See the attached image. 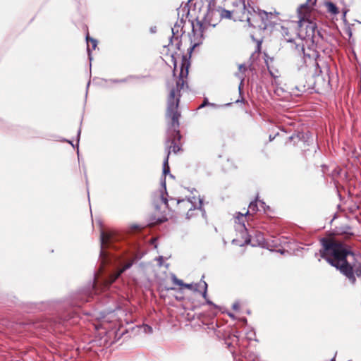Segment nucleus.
<instances>
[{"mask_svg":"<svg viewBox=\"0 0 361 361\" xmlns=\"http://www.w3.org/2000/svg\"><path fill=\"white\" fill-rule=\"evenodd\" d=\"M188 73V68L184 69V64L183 63L180 73V78L177 82L176 90L172 89L168 98L166 116L171 119V122L168 128L167 138L165 142L166 154L169 151H170V154L171 152L176 154L180 150V140L181 135L178 130V119L180 114L178 111L179 98L176 97V92L183 87L185 83L183 78L187 76Z\"/></svg>","mask_w":361,"mask_h":361,"instance_id":"f257e3e1","label":"nucleus"},{"mask_svg":"<svg viewBox=\"0 0 361 361\" xmlns=\"http://www.w3.org/2000/svg\"><path fill=\"white\" fill-rule=\"evenodd\" d=\"M323 249L320 250L321 257L331 265L335 267L346 276L352 283L356 279L352 267L348 264L346 257L351 254L348 247L334 240H322Z\"/></svg>","mask_w":361,"mask_h":361,"instance_id":"f03ea898","label":"nucleus"},{"mask_svg":"<svg viewBox=\"0 0 361 361\" xmlns=\"http://www.w3.org/2000/svg\"><path fill=\"white\" fill-rule=\"evenodd\" d=\"M298 15L300 35H302V31L305 30V35L303 37L313 39L317 31V26L312 17V11L310 7L307 4L301 5L298 9Z\"/></svg>","mask_w":361,"mask_h":361,"instance_id":"7ed1b4c3","label":"nucleus"},{"mask_svg":"<svg viewBox=\"0 0 361 361\" xmlns=\"http://www.w3.org/2000/svg\"><path fill=\"white\" fill-rule=\"evenodd\" d=\"M259 210L257 200L251 202L249 204L248 209L245 213L238 212L235 218L236 224V230L241 233V235L245 239V241H250V235L247 233V228L245 224V220H252L253 215Z\"/></svg>","mask_w":361,"mask_h":361,"instance_id":"20e7f679","label":"nucleus"},{"mask_svg":"<svg viewBox=\"0 0 361 361\" xmlns=\"http://www.w3.org/2000/svg\"><path fill=\"white\" fill-rule=\"evenodd\" d=\"M171 280L173 284L180 286V288H185L194 291H202V297L206 298L207 283L204 281L201 280L198 283H185L182 280L178 279L174 274L171 276Z\"/></svg>","mask_w":361,"mask_h":361,"instance_id":"39448f33","label":"nucleus"},{"mask_svg":"<svg viewBox=\"0 0 361 361\" xmlns=\"http://www.w3.org/2000/svg\"><path fill=\"white\" fill-rule=\"evenodd\" d=\"M282 35L284 39L290 44L291 48L293 49L299 56L304 54V44L301 39L297 38L295 39V38L291 37L288 28H285L283 27H282Z\"/></svg>","mask_w":361,"mask_h":361,"instance_id":"423d86ee","label":"nucleus"},{"mask_svg":"<svg viewBox=\"0 0 361 361\" xmlns=\"http://www.w3.org/2000/svg\"><path fill=\"white\" fill-rule=\"evenodd\" d=\"M170 156V151L168 152V154H166V157L164 161L163 164V175L164 177L162 178L161 180L162 190L161 191L160 194V198L162 201V202L166 204V207L169 208V204H168V199L166 198L167 192H166V175L168 174L170 171V168L169 166V158Z\"/></svg>","mask_w":361,"mask_h":361,"instance_id":"0eeeda50","label":"nucleus"},{"mask_svg":"<svg viewBox=\"0 0 361 361\" xmlns=\"http://www.w3.org/2000/svg\"><path fill=\"white\" fill-rule=\"evenodd\" d=\"M176 204L179 207V209L180 211L188 210L187 215H189V212L192 210H194L197 208V206L195 203L190 200V199H183L178 200Z\"/></svg>","mask_w":361,"mask_h":361,"instance_id":"6e6552de","label":"nucleus"},{"mask_svg":"<svg viewBox=\"0 0 361 361\" xmlns=\"http://www.w3.org/2000/svg\"><path fill=\"white\" fill-rule=\"evenodd\" d=\"M101 245H102V250L100 252V257L102 259V263H104V259L103 258L105 257V252L103 250L104 247L106 246L109 243L111 240V235L110 233H106L104 231H102L101 233Z\"/></svg>","mask_w":361,"mask_h":361,"instance_id":"1a4fd4ad","label":"nucleus"},{"mask_svg":"<svg viewBox=\"0 0 361 361\" xmlns=\"http://www.w3.org/2000/svg\"><path fill=\"white\" fill-rule=\"evenodd\" d=\"M276 14H277L276 12H274V13H272V12L267 13V12H266L264 11H259V13H258V16L262 19V23H263L264 27H267L268 25V24L270 22V20Z\"/></svg>","mask_w":361,"mask_h":361,"instance_id":"9d476101","label":"nucleus"},{"mask_svg":"<svg viewBox=\"0 0 361 361\" xmlns=\"http://www.w3.org/2000/svg\"><path fill=\"white\" fill-rule=\"evenodd\" d=\"M133 261L131 260L128 262H127L123 267V268H121L119 271H118L117 272H116L115 274H111L110 276H109V279L108 281V283L111 284L112 283H114L119 276L123 272L125 271L126 270H127L128 269H129L132 265H133Z\"/></svg>","mask_w":361,"mask_h":361,"instance_id":"9b49d317","label":"nucleus"},{"mask_svg":"<svg viewBox=\"0 0 361 361\" xmlns=\"http://www.w3.org/2000/svg\"><path fill=\"white\" fill-rule=\"evenodd\" d=\"M324 5L326 8V12L330 14L331 16H336L339 13V9L336 6L335 4H334L331 1H325L324 3Z\"/></svg>","mask_w":361,"mask_h":361,"instance_id":"f8f14e48","label":"nucleus"},{"mask_svg":"<svg viewBox=\"0 0 361 361\" xmlns=\"http://www.w3.org/2000/svg\"><path fill=\"white\" fill-rule=\"evenodd\" d=\"M192 33L196 39L200 41L203 37L202 24L197 22L196 24H192Z\"/></svg>","mask_w":361,"mask_h":361,"instance_id":"ddd939ff","label":"nucleus"},{"mask_svg":"<svg viewBox=\"0 0 361 361\" xmlns=\"http://www.w3.org/2000/svg\"><path fill=\"white\" fill-rule=\"evenodd\" d=\"M218 13L219 15H220L221 18H231V13L229 11H227V10H225V9H222V8H219V9H217V10H209L208 14H207V17L209 18L210 16H213V15H215L216 13Z\"/></svg>","mask_w":361,"mask_h":361,"instance_id":"4468645a","label":"nucleus"},{"mask_svg":"<svg viewBox=\"0 0 361 361\" xmlns=\"http://www.w3.org/2000/svg\"><path fill=\"white\" fill-rule=\"evenodd\" d=\"M238 70L239 73H236V76L241 80V85L244 80V73L247 70V67L245 64H240L238 66Z\"/></svg>","mask_w":361,"mask_h":361,"instance_id":"2eb2a0df","label":"nucleus"},{"mask_svg":"<svg viewBox=\"0 0 361 361\" xmlns=\"http://www.w3.org/2000/svg\"><path fill=\"white\" fill-rule=\"evenodd\" d=\"M86 39H87V51H88V52H90V47H89V42H91V43H92V49H95V48L97 47V40L90 38L88 35H87Z\"/></svg>","mask_w":361,"mask_h":361,"instance_id":"dca6fc26","label":"nucleus"},{"mask_svg":"<svg viewBox=\"0 0 361 361\" xmlns=\"http://www.w3.org/2000/svg\"><path fill=\"white\" fill-rule=\"evenodd\" d=\"M144 331L147 334L152 333V328L150 326L145 325L143 326Z\"/></svg>","mask_w":361,"mask_h":361,"instance_id":"f3484780","label":"nucleus"},{"mask_svg":"<svg viewBox=\"0 0 361 361\" xmlns=\"http://www.w3.org/2000/svg\"><path fill=\"white\" fill-rule=\"evenodd\" d=\"M355 273L357 276H361V265L355 268Z\"/></svg>","mask_w":361,"mask_h":361,"instance_id":"a211bd4d","label":"nucleus"},{"mask_svg":"<svg viewBox=\"0 0 361 361\" xmlns=\"http://www.w3.org/2000/svg\"><path fill=\"white\" fill-rule=\"evenodd\" d=\"M157 260L158 261L159 266H161L162 264V262H163V257L162 256H159L157 259Z\"/></svg>","mask_w":361,"mask_h":361,"instance_id":"6ab92c4d","label":"nucleus"},{"mask_svg":"<svg viewBox=\"0 0 361 361\" xmlns=\"http://www.w3.org/2000/svg\"><path fill=\"white\" fill-rule=\"evenodd\" d=\"M204 299L206 300V301H207V304H209V305H212V302L210 300H209L207 299V297H206V298H204Z\"/></svg>","mask_w":361,"mask_h":361,"instance_id":"aec40b11","label":"nucleus"},{"mask_svg":"<svg viewBox=\"0 0 361 361\" xmlns=\"http://www.w3.org/2000/svg\"><path fill=\"white\" fill-rule=\"evenodd\" d=\"M238 308V304L235 303L233 304V309L237 310Z\"/></svg>","mask_w":361,"mask_h":361,"instance_id":"412c9836","label":"nucleus"},{"mask_svg":"<svg viewBox=\"0 0 361 361\" xmlns=\"http://www.w3.org/2000/svg\"><path fill=\"white\" fill-rule=\"evenodd\" d=\"M172 32H173V34L174 35V29L173 28L172 29ZM173 37H174L176 40L178 39V36H174L173 35Z\"/></svg>","mask_w":361,"mask_h":361,"instance_id":"4be33fe9","label":"nucleus"},{"mask_svg":"<svg viewBox=\"0 0 361 361\" xmlns=\"http://www.w3.org/2000/svg\"><path fill=\"white\" fill-rule=\"evenodd\" d=\"M343 17H345L347 11L344 10V11H343Z\"/></svg>","mask_w":361,"mask_h":361,"instance_id":"5701e85b","label":"nucleus"},{"mask_svg":"<svg viewBox=\"0 0 361 361\" xmlns=\"http://www.w3.org/2000/svg\"><path fill=\"white\" fill-rule=\"evenodd\" d=\"M264 202H261V207L264 208Z\"/></svg>","mask_w":361,"mask_h":361,"instance_id":"b1692460","label":"nucleus"},{"mask_svg":"<svg viewBox=\"0 0 361 361\" xmlns=\"http://www.w3.org/2000/svg\"><path fill=\"white\" fill-rule=\"evenodd\" d=\"M199 202H200V207H201V205H202V201H201V200H199Z\"/></svg>","mask_w":361,"mask_h":361,"instance_id":"393cba45","label":"nucleus"}]
</instances>
